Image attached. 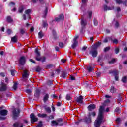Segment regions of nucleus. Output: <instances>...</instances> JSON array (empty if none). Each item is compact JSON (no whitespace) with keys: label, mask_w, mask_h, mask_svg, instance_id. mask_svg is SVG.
<instances>
[{"label":"nucleus","mask_w":127,"mask_h":127,"mask_svg":"<svg viewBox=\"0 0 127 127\" xmlns=\"http://www.w3.org/2000/svg\"><path fill=\"white\" fill-rule=\"evenodd\" d=\"M14 127H23V124L20 122H16L13 124Z\"/></svg>","instance_id":"f8f14e48"},{"label":"nucleus","mask_w":127,"mask_h":127,"mask_svg":"<svg viewBox=\"0 0 127 127\" xmlns=\"http://www.w3.org/2000/svg\"><path fill=\"white\" fill-rule=\"evenodd\" d=\"M94 25H98V21H96L95 19L94 20Z\"/></svg>","instance_id":"5fc2aeb1"},{"label":"nucleus","mask_w":127,"mask_h":127,"mask_svg":"<svg viewBox=\"0 0 127 127\" xmlns=\"http://www.w3.org/2000/svg\"><path fill=\"white\" fill-rule=\"evenodd\" d=\"M112 9H114V7H108L106 5L104 6V10H112Z\"/></svg>","instance_id":"6ab92c4d"},{"label":"nucleus","mask_w":127,"mask_h":127,"mask_svg":"<svg viewBox=\"0 0 127 127\" xmlns=\"http://www.w3.org/2000/svg\"><path fill=\"white\" fill-rule=\"evenodd\" d=\"M105 107L104 106H100L99 108V112L97 120H95L94 126L95 127H99L103 123V119H104V111Z\"/></svg>","instance_id":"f257e3e1"},{"label":"nucleus","mask_w":127,"mask_h":127,"mask_svg":"<svg viewBox=\"0 0 127 127\" xmlns=\"http://www.w3.org/2000/svg\"><path fill=\"white\" fill-rule=\"evenodd\" d=\"M59 46L60 47H61V48H63V47H64V44H63V43H60Z\"/></svg>","instance_id":"49530a36"},{"label":"nucleus","mask_w":127,"mask_h":127,"mask_svg":"<svg viewBox=\"0 0 127 127\" xmlns=\"http://www.w3.org/2000/svg\"><path fill=\"white\" fill-rule=\"evenodd\" d=\"M111 40H112V41H113V42L114 43H115V44H118V43L119 42V41L117 39H114Z\"/></svg>","instance_id":"f704fd0d"},{"label":"nucleus","mask_w":127,"mask_h":127,"mask_svg":"<svg viewBox=\"0 0 127 127\" xmlns=\"http://www.w3.org/2000/svg\"><path fill=\"white\" fill-rule=\"evenodd\" d=\"M48 24H47V22L46 21H43L42 23V26L43 27H47Z\"/></svg>","instance_id":"f3484780"},{"label":"nucleus","mask_w":127,"mask_h":127,"mask_svg":"<svg viewBox=\"0 0 127 127\" xmlns=\"http://www.w3.org/2000/svg\"><path fill=\"white\" fill-rule=\"evenodd\" d=\"M70 79L71 80H72L73 81H74L75 80V77L73 76H70Z\"/></svg>","instance_id":"680f3d73"},{"label":"nucleus","mask_w":127,"mask_h":127,"mask_svg":"<svg viewBox=\"0 0 127 127\" xmlns=\"http://www.w3.org/2000/svg\"><path fill=\"white\" fill-rule=\"evenodd\" d=\"M86 24H87V22L82 19L81 20V25L82 26H85V25H86Z\"/></svg>","instance_id":"b1692460"},{"label":"nucleus","mask_w":127,"mask_h":127,"mask_svg":"<svg viewBox=\"0 0 127 127\" xmlns=\"http://www.w3.org/2000/svg\"><path fill=\"white\" fill-rule=\"evenodd\" d=\"M119 111H120V109L118 107L116 108L115 112H116L117 113H119Z\"/></svg>","instance_id":"4d7b16f0"},{"label":"nucleus","mask_w":127,"mask_h":127,"mask_svg":"<svg viewBox=\"0 0 127 127\" xmlns=\"http://www.w3.org/2000/svg\"><path fill=\"white\" fill-rule=\"evenodd\" d=\"M20 32L21 34H23L24 33V30H23V29H21L20 31Z\"/></svg>","instance_id":"69168bd1"},{"label":"nucleus","mask_w":127,"mask_h":127,"mask_svg":"<svg viewBox=\"0 0 127 127\" xmlns=\"http://www.w3.org/2000/svg\"><path fill=\"white\" fill-rule=\"evenodd\" d=\"M115 61H117V60L116 59H112L111 61L109 62V63L110 64H113Z\"/></svg>","instance_id":"72a5a7b5"},{"label":"nucleus","mask_w":127,"mask_h":127,"mask_svg":"<svg viewBox=\"0 0 127 127\" xmlns=\"http://www.w3.org/2000/svg\"><path fill=\"white\" fill-rule=\"evenodd\" d=\"M26 92L27 94H29V95H30V94H31V90L30 89H28L26 90Z\"/></svg>","instance_id":"de8ad7c7"},{"label":"nucleus","mask_w":127,"mask_h":127,"mask_svg":"<svg viewBox=\"0 0 127 127\" xmlns=\"http://www.w3.org/2000/svg\"><path fill=\"white\" fill-rule=\"evenodd\" d=\"M19 63L21 65H24L25 64V57H21L19 61Z\"/></svg>","instance_id":"9d476101"},{"label":"nucleus","mask_w":127,"mask_h":127,"mask_svg":"<svg viewBox=\"0 0 127 127\" xmlns=\"http://www.w3.org/2000/svg\"><path fill=\"white\" fill-rule=\"evenodd\" d=\"M83 96H80L79 97H77L76 99V101L77 103H79V104L83 103Z\"/></svg>","instance_id":"4468645a"},{"label":"nucleus","mask_w":127,"mask_h":127,"mask_svg":"<svg viewBox=\"0 0 127 127\" xmlns=\"http://www.w3.org/2000/svg\"><path fill=\"white\" fill-rule=\"evenodd\" d=\"M61 61H62V62H63V63H65V62H66V61H67V60L62 59Z\"/></svg>","instance_id":"e2e57ef3"},{"label":"nucleus","mask_w":127,"mask_h":127,"mask_svg":"<svg viewBox=\"0 0 127 127\" xmlns=\"http://www.w3.org/2000/svg\"><path fill=\"white\" fill-rule=\"evenodd\" d=\"M32 0L34 3H35V2H37V1H40V2H41L42 1V0Z\"/></svg>","instance_id":"c03bdc74"},{"label":"nucleus","mask_w":127,"mask_h":127,"mask_svg":"<svg viewBox=\"0 0 127 127\" xmlns=\"http://www.w3.org/2000/svg\"><path fill=\"white\" fill-rule=\"evenodd\" d=\"M38 117L39 118H46L47 117V114H38Z\"/></svg>","instance_id":"dca6fc26"},{"label":"nucleus","mask_w":127,"mask_h":127,"mask_svg":"<svg viewBox=\"0 0 127 127\" xmlns=\"http://www.w3.org/2000/svg\"><path fill=\"white\" fill-rule=\"evenodd\" d=\"M31 12V10L30 9H28L25 11V14L28 15V16H29V14H30Z\"/></svg>","instance_id":"cd10ccee"},{"label":"nucleus","mask_w":127,"mask_h":127,"mask_svg":"<svg viewBox=\"0 0 127 127\" xmlns=\"http://www.w3.org/2000/svg\"><path fill=\"white\" fill-rule=\"evenodd\" d=\"M96 108V105L94 104H91L88 107L89 111H92Z\"/></svg>","instance_id":"2eb2a0df"},{"label":"nucleus","mask_w":127,"mask_h":127,"mask_svg":"<svg viewBox=\"0 0 127 127\" xmlns=\"http://www.w3.org/2000/svg\"><path fill=\"white\" fill-rule=\"evenodd\" d=\"M60 123H62V119H59L57 120V122L56 121L54 120L51 122V126H53L54 127H55V126H58L59 125Z\"/></svg>","instance_id":"423d86ee"},{"label":"nucleus","mask_w":127,"mask_h":127,"mask_svg":"<svg viewBox=\"0 0 127 127\" xmlns=\"http://www.w3.org/2000/svg\"><path fill=\"white\" fill-rule=\"evenodd\" d=\"M61 20H64V15L61 14L58 17L55 18V21H60Z\"/></svg>","instance_id":"1a4fd4ad"},{"label":"nucleus","mask_w":127,"mask_h":127,"mask_svg":"<svg viewBox=\"0 0 127 127\" xmlns=\"http://www.w3.org/2000/svg\"><path fill=\"white\" fill-rule=\"evenodd\" d=\"M15 73H16V71H15V70H11V74L12 76H14L15 75Z\"/></svg>","instance_id":"4c0bfd02"},{"label":"nucleus","mask_w":127,"mask_h":127,"mask_svg":"<svg viewBox=\"0 0 127 127\" xmlns=\"http://www.w3.org/2000/svg\"><path fill=\"white\" fill-rule=\"evenodd\" d=\"M47 11H48V8H47V7H46L45 8V10H44V13L45 15H46V14H47Z\"/></svg>","instance_id":"a18cd8bd"},{"label":"nucleus","mask_w":127,"mask_h":127,"mask_svg":"<svg viewBox=\"0 0 127 127\" xmlns=\"http://www.w3.org/2000/svg\"><path fill=\"white\" fill-rule=\"evenodd\" d=\"M115 53H116V54H118V53H119V49H118V48H117L115 49Z\"/></svg>","instance_id":"3c124183"},{"label":"nucleus","mask_w":127,"mask_h":127,"mask_svg":"<svg viewBox=\"0 0 127 127\" xmlns=\"http://www.w3.org/2000/svg\"><path fill=\"white\" fill-rule=\"evenodd\" d=\"M82 7H83V6L85 5L86 3H87V1H88V0H82Z\"/></svg>","instance_id":"c9c22d12"},{"label":"nucleus","mask_w":127,"mask_h":127,"mask_svg":"<svg viewBox=\"0 0 127 127\" xmlns=\"http://www.w3.org/2000/svg\"><path fill=\"white\" fill-rule=\"evenodd\" d=\"M1 77H5V75L4 74V73L1 72L0 73Z\"/></svg>","instance_id":"6e6d98bb"},{"label":"nucleus","mask_w":127,"mask_h":127,"mask_svg":"<svg viewBox=\"0 0 127 127\" xmlns=\"http://www.w3.org/2000/svg\"><path fill=\"white\" fill-rule=\"evenodd\" d=\"M117 11H121V8L120 7L117 8Z\"/></svg>","instance_id":"338daca9"},{"label":"nucleus","mask_w":127,"mask_h":127,"mask_svg":"<svg viewBox=\"0 0 127 127\" xmlns=\"http://www.w3.org/2000/svg\"><path fill=\"white\" fill-rule=\"evenodd\" d=\"M109 49H110V48H109V47H106V48H104V51L105 52L108 51Z\"/></svg>","instance_id":"864d4df0"},{"label":"nucleus","mask_w":127,"mask_h":127,"mask_svg":"<svg viewBox=\"0 0 127 127\" xmlns=\"http://www.w3.org/2000/svg\"><path fill=\"white\" fill-rule=\"evenodd\" d=\"M99 45H101V42H100L91 47L92 49L90 51V54H91L93 57H97V55H98V51H97V49Z\"/></svg>","instance_id":"f03ea898"},{"label":"nucleus","mask_w":127,"mask_h":127,"mask_svg":"<svg viewBox=\"0 0 127 127\" xmlns=\"http://www.w3.org/2000/svg\"><path fill=\"white\" fill-rule=\"evenodd\" d=\"M11 41L12 42H16L17 41V36H14L11 38Z\"/></svg>","instance_id":"412c9836"},{"label":"nucleus","mask_w":127,"mask_h":127,"mask_svg":"<svg viewBox=\"0 0 127 127\" xmlns=\"http://www.w3.org/2000/svg\"><path fill=\"white\" fill-rule=\"evenodd\" d=\"M45 110L47 113H51V109L49 107H46Z\"/></svg>","instance_id":"c756f323"},{"label":"nucleus","mask_w":127,"mask_h":127,"mask_svg":"<svg viewBox=\"0 0 127 127\" xmlns=\"http://www.w3.org/2000/svg\"><path fill=\"white\" fill-rule=\"evenodd\" d=\"M36 72H40V68L39 67H37V68L36 69Z\"/></svg>","instance_id":"603ef678"},{"label":"nucleus","mask_w":127,"mask_h":127,"mask_svg":"<svg viewBox=\"0 0 127 127\" xmlns=\"http://www.w3.org/2000/svg\"><path fill=\"white\" fill-rule=\"evenodd\" d=\"M66 100H67L68 101H70V100H72V97H71V96L70 95V94H67L66 95Z\"/></svg>","instance_id":"c85d7f7f"},{"label":"nucleus","mask_w":127,"mask_h":127,"mask_svg":"<svg viewBox=\"0 0 127 127\" xmlns=\"http://www.w3.org/2000/svg\"><path fill=\"white\" fill-rule=\"evenodd\" d=\"M8 111L6 110H1L0 111V115L1 116H6L7 115Z\"/></svg>","instance_id":"ddd939ff"},{"label":"nucleus","mask_w":127,"mask_h":127,"mask_svg":"<svg viewBox=\"0 0 127 127\" xmlns=\"http://www.w3.org/2000/svg\"><path fill=\"white\" fill-rule=\"evenodd\" d=\"M48 98H49L48 94H46L44 97L43 101L44 102H46L48 100Z\"/></svg>","instance_id":"4be33fe9"},{"label":"nucleus","mask_w":127,"mask_h":127,"mask_svg":"<svg viewBox=\"0 0 127 127\" xmlns=\"http://www.w3.org/2000/svg\"><path fill=\"white\" fill-rule=\"evenodd\" d=\"M11 32H12V31L10 29H7V33H8V34H11Z\"/></svg>","instance_id":"09e8293b"},{"label":"nucleus","mask_w":127,"mask_h":127,"mask_svg":"<svg viewBox=\"0 0 127 127\" xmlns=\"http://www.w3.org/2000/svg\"><path fill=\"white\" fill-rule=\"evenodd\" d=\"M56 72H57V74H59V73H60V70L59 69H57Z\"/></svg>","instance_id":"0e129e2a"},{"label":"nucleus","mask_w":127,"mask_h":127,"mask_svg":"<svg viewBox=\"0 0 127 127\" xmlns=\"http://www.w3.org/2000/svg\"><path fill=\"white\" fill-rule=\"evenodd\" d=\"M7 21L8 22H12V21H13V20L11 19V17L10 16H8L7 17Z\"/></svg>","instance_id":"393cba45"},{"label":"nucleus","mask_w":127,"mask_h":127,"mask_svg":"<svg viewBox=\"0 0 127 127\" xmlns=\"http://www.w3.org/2000/svg\"><path fill=\"white\" fill-rule=\"evenodd\" d=\"M23 11V7H20L19 9V12H20V13H21V12H22Z\"/></svg>","instance_id":"37998d69"},{"label":"nucleus","mask_w":127,"mask_h":127,"mask_svg":"<svg viewBox=\"0 0 127 127\" xmlns=\"http://www.w3.org/2000/svg\"><path fill=\"white\" fill-rule=\"evenodd\" d=\"M66 76H67V74H66V72H63L62 74V78H65Z\"/></svg>","instance_id":"58836bf2"},{"label":"nucleus","mask_w":127,"mask_h":127,"mask_svg":"<svg viewBox=\"0 0 127 127\" xmlns=\"http://www.w3.org/2000/svg\"><path fill=\"white\" fill-rule=\"evenodd\" d=\"M53 39H57V35H56L55 31H53Z\"/></svg>","instance_id":"aec40b11"},{"label":"nucleus","mask_w":127,"mask_h":127,"mask_svg":"<svg viewBox=\"0 0 127 127\" xmlns=\"http://www.w3.org/2000/svg\"><path fill=\"white\" fill-rule=\"evenodd\" d=\"M87 70H88V72H92V71L94 70V68L91 66H89L87 67Z\"/></svg>","instance_id":"bb28decb"},{"label":"nucleus","mask_w":127,"mask_h":127,"mask_svg":"<svg viewBox=\"0 0 127 127\" xmlns=\"http://www.w3.org/2000/svg\"><path fill=\"white\" fill-rule=\"evenodd\" d=\"M122 81L123 83H126V82H127V77L126 76L123 77L122 79Z\"/></svg>","instance_id":"7c9ffc66"},{"label":"nucleus","mask_w":127,"mask_h":127,"mask_svg":"<svg viewBox=\"0 0 127 127\" xmlns=\"http://www.w3.org/2000/svg\"><path fill=\"white\" fill-rule=\"evenodd\" d=\"M87 49V47H83L82 48V50H86Z\"/></svg>","instance_id":"774afa93"},{"label":"nucleus","mask_w":127,"mask_h":127,"mask_svg":"<svg viewBox=\"0 0 127 127\" xmlns=\"http://www.w3.org/2000/svg\"><path fill=\"white\" fill-rule=\"evenodd\" d=\"M35 53L36 54V60H37V61H41V62H45L46 59L45 57L40 58V53H39V52L38 51V49H35Z\"/></svg>","instance_id":"7ed1b4c3"},{"label":"nucleus","mask_w":127,"mask_h":127,"mask_svg":"<svg viewBox=\"0 0 127 127\" xmlns=\"http://www.w3.org/2000/svg\"><path fill=\"white\" fill-rule=\"evenodd\" d=\"M79 37H80V36L79 35H77L73 39V43L71 46V47L73 48H76V47H77V46H78V41H77V39H78V38H79Z\"/></svg>","instance_id":"39448f33"},{"label":"nucleus","mask_w":127,"mask_h":127,"mask_svg":"<svg viewBox=\"0 0 127 127\" xmlns=\"http://www.w3.org/2000/svg\"><path fill=\"white\" fill-rule=\"evenodd\" d=\"M28 76H29V74H28V71L26 70H24L23 73L22 74V77L23 79V81H25V80H27V78H28Z\"/></svg>","instance_id":"0eeeda50"},{"label":"nucleus","mask_w":127,"mask_h":127,"mask_svg":"<svg viewBox=\"0 0 127 127\" xmlns=\"http://www.w3.org/2000/svg\"><path fill=\"white\" fill-rule=\"evenodd\" d=\"M121 121V118H117V119H116V122H117V123H119V122H120Z\"/></svg>","instance_id":"13d9d810"},{"label":"nucleus","mask_w":127,"mask_h":127,"mask_svg":"<svg viewBox=\"0 0 127 127\" xmlns=\"http://www.w3.org/2000/svg\"><path fill=\"white\" fill-rule=\"evenodd\" d=\"M87 123H91V118H89L88 120H86Z\"/></svg>","instance_id":"052dcab7"},{"label":"nucleus","mask_w":127,"mask_h":127,"mask_svg":"<svg viewBox=\"0 0 127 127\" xmlns=\"http://www.w3.org/2000/svg\"><path fill=\"white\" fill-rule=\"evenodd\" d=\"M13 89L14 91H15L17 89V82H15L13 86Z\"/></svg>","instance_id":"a878e982"},{"label":"nucleus","mask_w":127,"mask_h":127,"mask_svg":"<svg viewBox=\"0 0 127 127\" xmlns=\"http://www.w3.org/2000/svg\"><path fill=\"white\" fill-rule=\"evenodd\" d=\"M30 118H31V122L32 124H33L34 122L37 121V120H38V118H37V117H36V116H35L33 113H32L30 115Z\"/></svg>","instance_id":"6e6552de"},{"label":"nucleus","mask_w":127,"mask_h":127,"mask_svg":"<svg viewBox=\"0 0 127 127\" xmlns=\"http://www.w3.org/2000/svg\"><path fill=\"white\" fill-rule=\"evenodd\" d=\"M91 116H92L93 117H95L96 116V112H90L89 113V116L91 117Z\"/></svg>","instance_id":"473e14b6"},{"label":"nucleus","mask_w":127,"mask_h":127,"mask_svg":"<svg viewBox=\"0 0 127 127\" xmlns=\"http://www.w3.org/2000/svg\"><path fill=\"white\" fill-rule=\"evenodd\" d=\"M23 18L24 20H26V15L24 14L23 16Z\"/></svg>","instance_id":"bf43d9fd"},{"label":"nucleus","mask_w":127,"mask_h":127,"mask_svg":"<svg viewBox=\"0 0 127 127\" xmlns=\"http://www.w3.org/2000/svg\"><path fill=\"white\" fill-rule=\"evenodd\" d=\"M110 92H111V93H114L115 92V87L114 86L111 87Z\"/></svg>","instance_id":"a19ab883"},{"label":"nucleus","mask_w":127,"mask_h":127,"mask_svg":"<svg viewBox=\"0 0 127 127\" xmlns=\"http://www.w3.org/2000/svg\"><path fill=\"white\" fill-rule=\"evenodd\" d=\"M110 39H111V38H109V37H108V38H106L103 42H105V43H107L108 42V41H109V40H110Z\"/></svg>","instance_id":"ea45409f"},{"label":"nucleus","mask_w":127,"mask_h":127,"mask_svg":"<svg viewBox=\"0 0 127 127\" xmlns=\"http://www.w3.org/2000/svg\"><path fill=\"white\" fill-rule=\"evenodd\" d=\"M116 1V3H118V4H122L123 3V1L121 0H115Z\"/></svg>","instance_id":"2f4dec72"},{"label":"nucleus","mask_w":127,"mask_h":127,"mask_svg":"<svg viewBox=\"0 0 127 127\" xmlns=\"http://www.w3.org/2000/svg\"><path fill=\"white\" fill-rule=\"evenodd\" d=\"M7 89V87L6 86V84H5L3 82H1V86L0 87V91H5Z\"/></svg>","instance_id":"9b49d317"},{"label":"nucleus","mask_w":127,"mask_h":127,"mask_svg":"<svg viewBox=\"0 0 127 127\" xmlns=\"http://www.w3.org/2000/svg\"><path fill=\"white\" fill-rule=\"evenodd\" d=\"M39 93H40V91H39V89H37L36 90V94H35V96H36V95H39Z\"/></svg>","instance_id":"79ce46f5"},{"label":"nucleus","mask_w":127,"mask_h":127,"mask_svg":"<svg viewBox=\"0 0 127 127\" xmlns=\"http://www.w3.org/2000/svg\"><path fill=\"white\" fill-rule=\"evenodd\" d=\"M38 126L39 127H42V121H40Z\"/></svg>","instance_id":"8fccbe9b"},{"label":"nucleus","mask_w":127,"mask_h":127,"mask_svg":"<svg viewBox=\"0 0 127 127\" xmlns=\"http://www.w3.org/2000/svg\"><path fill=\"white\" fill-rule=\"evenodd\" d=\"M113 24H115L116 27H119V22H118V21L116 20V19H114L113 20Z\"/></svg>","instance_id":"a211bd4d"},{"label":"nucleus","mask_w":127,"mask_h":127,"mask_svg":"<svg viewBox=\"0 0 127 127\" xmlns=\"http://www.w3.org/2000/svg\"><path fill=\"white\" fill-rule=\"evenodd\" d=\"M88 16L89 18H91L93 15V13H92V11H90L88 12Z\"/></svg>","instance_id":"e433bc0d"},{"label":"nucleus","mask_w":127,"mask_h":127,"mask_svg":"<svg viewBox=\"0 0 127 127\" xmlns=\"http://www.w3.org/2000/svg\"><path fill=\"white\" fill-rule=\"evenodd\" d=\"M43 33L42 31H40L38 33V37L39 38H42L43 37Z\"/></svg>","instance_id":"5701e85b"},{"label":"nucleus","mask_w":127,"mask_h":127,"mask_svg":"<svg viewBox=\"0 0 127 127\" xmlns=\"http://www.w3.org/2000/svg\"><path fill=\"white\" fill-rule=\"evenodd\" d=\"M20 111L19 108L14 109L12 111L13 114V119L14 120H16L17 118L19 117V113Z\"/></svg>","instance_id":"20e7f679"}]
</instances>
